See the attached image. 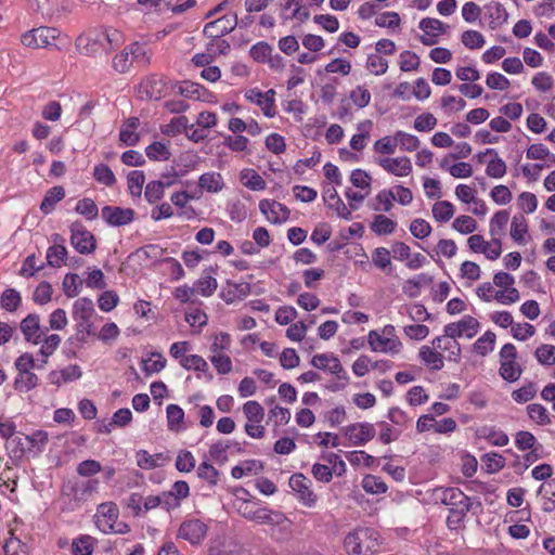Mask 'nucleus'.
Returning <instances> with one entry per match:
<instances>
[{
	"mask_svg": "<svg viewBox=\"0 0 555 555\" xmlns=\"http://www.w3.org/2000/svg\"><path fill=\"white\" fill-rule=\"evenodd\" d=\"M376 430L372 423H354L344 428V435L353 446H364L375 437Z\"/></svg>",
	"mask_w": 555,
	"mask_h": 555,
	"instance_id": "1a4fd4ad",
	"label": "nucleus"
},
{
	"mask_svg": "<svg viewBox=\"0 0 555 555\" xmlns=\"http://www.w3.org/2000/svg\"><path fill=\"white\" fill-rule=\"evenodd\" d=\"M534 356L543 365L555 364V346L543 344L535 349Z\"/></svg>",
	"mask_w": 555,
	"mask_h": 555,
	"instance_id": "338daca9",
	"label": "nucleus"
},
{
	"mask_svg": "<svg viewBox=\"0 0 555 555\" xmlns=\"http://www.w3.org/2000/svg\"><path fill=\"white\" fill-rule=\"evenodd\" d=\"M289 487L297 494L298 500L308 507L317 503V495L311 490V480L300 473L293 474L289 478Z\"/></svg>",
	"mask_w": 555,
	"mask_h": 555,
	"instance_id": "6e6552de",
	"label": "nucleus"
},
{
	"mask_svg": "<svg viewBox=\"0 0 555 555\" xmlns=\"http://www.w3.org/2000/svg\"><path fill=\"white\" fill-rule=\"evenodd\" d=\"M528 233V224L524 215H515L511 224V236L518 243H525V235Z\"/></svg>",
	"mask_w": 555,
	"mask_h": 555,
	"instance_id": "473e14b6",
	"label": "nucleus"
},
{
	"mask_svg": "<svg viewBox=\"0 0 555 555\" xmlns=\"http://www.w3.org/2000/svg\"><path fill=\"white\" fill-rule=\"evenodd\" d=\"M175 184V180L171 181H150L144 191V197L150 204H155L164 197L165 189Z\"/></svg>",
	"mask_w": 555,
	"mask_h": 555,
	"instance_id": "5701e85b",
	"label": "nucleus"
},
{
	"mask_svg": "<svg viewBox=\"0 0 555 555\" xmlns=\"http://www.w3.org/2000/svg\"><path fill=\"white\" fill-rule=\"evenodd\" d=\"M38 385V376L33 372L18 373L14 380V388L20 391H29Z\"/></svg>",
	"mask_w": 555,
	"mask_h": 555,
	"instance_id": "8fccbe9b",
	"label": "nucleus"
},
{
	"mask_svg": "<svg viewBox=\"0 0 555 555\" xmlns=\"http://www.w3.org/2000/svg\"><path fill=\"white\" fill-rule=\"evenodd\" d=\"M198 185L201 189L216 193L223 188V180L218 172H206L199 177Z\"/></svg>",
	"mask_w": 555,
	"mask_h": 555,
	"instance_id": "7c9ffc66",
	"label": "nucleus"
},
{
	"mask_svg": "<svg viewBox=\"0 0 555 555\" xmlns=\"http://www.w3.org/2000/svg\"><path fill=\"white\" fill-rule=\"evenodd\" d=\"M537 395L535 384L529 382L519 389L512 392V398L517 403H526L532 400Z\"/></svg>",
	"mask_w": 555,
	"mask_h": 555,
	"instance_id": "69168bd1",
	"label": "nucleus"
},
{
	"mask_svg": "<svg viewBox=\"0 0 555 555\" xmlns=\"http://www.w3.org/2000/svg\"><path fill=\"white\" fill-rule=\"evenodd\" d=\"M362 488L365 492L371 494H383L388 489L383 479L374 475H366L362 479Z\"/></svg>",
	"mask_w": 555,
	"mask_h": 555,
	"instance_id": "ea45409f",
	"label": "nucleus"
},
{
	"mask_svg": "<svg viewBox=\"0 0 555 555\" xmlns=\"http://www.w3.org/2000/svg\"><path fill=\"white\" fill-rule=\"evenodd\" d=\"M75 210L77 214L85 216L88 220H93L99 215V208L96 204L93 199L88 197L80 199L77 203Z\"/></svg>",
	"mask_w": 555,
	"mask_h": 555,
	"instance_id": "13d9d810",
	"label": "nucleus"
},
{
	"mask_svg": "<svg viewBox=\"0 0 555 555\" xmlns=\"http://www.w3.org/2000/svg\"><path fill=\"white\" fill-rule=\"evenodd\" d=\"M454 215V206L449 201H440L433 206V216L439 222L449 221Z\"/></svg>",
	"mask_w": 555,
	"mask_h": 555,
	"instance_id": "a19ab883",
	"label": "nucleus"
},
{
	"mask_svg": "<svg viewBox=\"0 0 555 555\" xmlns=\"http://www.w3.org/2000/svg\"><path fill=\"white\" fill-rule=\"evenodd\" d=\"M145 154L151 160H167L171 156L169 149L162 142H153L146 146Z\"/></svg>",
	"mask_w": 555,
	"mask_h": 555,
	"instance_id": "052dcab7",
	"label": "nucleus"
},
{
	"mask_svg": "<svg viewBox=\"0 0 555 555\" xmlns=\"http://www.w3.org/2000/svg\"><path fill=\"white\" fill-rule=\"evenodd\" d=\"M418 356L434 371H439L443 367V356L428 346H422Z\"/></svg>",
	"mask_w": 555,
	"mask_h": 555,
	"instance_id": "a878e982",
	"label": "nucleus"
},
{
	"mask_svg": "<svg viewBox=\"0 0 555 555\" xmlns=\"http://www.w3.org/2000/svg\"><path fill=\"white\" fill-rule=\"evenodd\" d=\"M418 27L424 31V35L420 36V41L427 47L436 44L438 36L449 30V25L433 17H424Z\"/></svg>",
	"mask_w": 555,
	"mask_h": 555,
	"instance_id": "9d476101",
	"label": "nucleus"
},
{
	"mask_svg": "<svg viewBox=\"0 0 555 555\" xmlns=\"http://www.w3.org/2000/svg\"><path fill=\"white\" fill-rule=\"evenodd\" d=\"M433 276L426 273L417 274L415 278L409 279L404 283L403 292L410 297H417L420 295V288L424 285L433 283Z\"/></svg>",
	"mask_w": 555,
	"mask_h": 555,
	"instance_id": "c756f323",
	"label": "nucleus"
},
{
	"mask_svg": "<svg viewBox=\"0 0 555 555\" xmlns=\"http://www.w3.org/2000/svg\"><path fill=\"white\" fill-rule=\"evenodd\" d=\"M98 514L105 519L104 524L98 520V527L105 533L112 532L119 515L117 505L113 502L102 503L98 507Z\"/></svg>",
	"mask_w": 555,
	"mask_h": 555,
	"instance_id": "a211bd4d",
	"label": "nucleus"
},
{
	"mask_svg": "<svg viewBox=\"0 0 555 555\" xmlns=\"http://www.w3.org/2000/svg\"><path fill=\"white\" fill-rule=\"evenodd\" d=\"M133 64L131 53H129V46L121 52L116 54L113 59V68L120 74L127 73Z\"/></svg>",
	"mask_w": 555,
	"mask_h": 555,
	"instance_id": "864d4df0",
	"label": "nucleus"
},
{
	"mask_svg": "<svg viewBox=\"0 0 555 555\" xmlns=\"http://www.w3.org/2000/svg\"><path fill=\"white\" fill-rule=\"evenodd\" d=\"M285 519V515L281 512L267 507H258L253 521L257 524L281 525Z\"/></svg>",
	"mask_w": 555,
	"mask_h": 555,
	"instance_id": "393cba45",
	"label": "nucleus"
},
{
	"mask_svg": "<svg viewBox=\"0 0 555 555\" xmlns=\"http://www.w3.org/2000/svg\"><path fill=\"white\" fill-rule=\"evenodd\" d=\"M22 304L21 294L14 288H7L0 297V306L2 309L14 312Z\"/></svg>",
	"mask_w": 555,
	"mask_h": 555,
	"instance_id": "72a5a7b5",
	"label": "nucleus"
},
{
	"mask_svg": "<svg viewBox=\"0 0 555 555\" xmlns=\"http://www.w3.org/2000/svg\"><path fill=\"white\" fill-rule=\"evenodd\" d=\"M259 209L274 224L285 222L291 214V210L284 204L271 199L260 201Z\"/></svg>",
	"mask_w": 555,
	"mask_h": 555,
	"instance_id": "f8f14e48",
	"label": "nucleus"
},
{
	"mask_svg": "<svg viewBox=\"0 0 555 555\" xmlns=\"http://www.w3.org/2000/svg\"><path fill=\"white\" fill-rule=\"evenodd\" d=\"M208 532V526L201 519L191 518L181 522L177 538L189 542L191 545H201Z\"/></svg>",
	"mask_w": 555,
	"mask_h": 555,
	"instance_id": "423d86ee",
	"label": "nucleus"
},
{
	"mask_svg": "<svg viewBox=\"0 0 555 555\" xmlns=\"http://www.w3.org/2000/svg\"><path fill=\"white\" fill-rule=\"evenodd\" d=\"M217 286V280L208 274L198 279L194 283L193 288L196 293L201 294L202 296L209 297L215 293Z\"/></svg>",
	"mask_w": 555,
	"mask_h": 555,
	"instance_id": "c03bdc74",
	"label": "nucleus"
},
{
	"mask_svg": "<svg viewBox=\"0 0 555 555\" xmlns=\"http://www.w3.org/2000/svg\"><path fill=\"white\" fill-rule=\"evenodd\" d=\"M379 165L389 173L397 177H404L411 173L412 165L408 157L383 158Z\"/></svg>",
	"mask_w": 555,
	"mask_h": 555,
	"instance_id": "6ab92c4d",
	"label": "nucleus"
},
{
	"mask_svg": "<svg viewBox=\"0 0 555 555\" xmlns=\"http://www.w3.org/2000/svg\"><path fill=\"white\" fill-rule=\"evenodd\" d=\"M237 513L244 518L251 520L257 512L258 502L250 499L238 498L235 503Z\"/></svg>",
	"mask_w": 555,
	"mask_h": 555,
	"instance_id": "5fc2aeb1",
	"label": "nucleus"
},
{
	"mask_svg": "<svg viewBox=\"0 0 555 555\" xmlns=\"http://www.w3.org/2000/svg\"><path fill=\"white\" fill-rule=\"evenodd\" d=\"M397 227V222L384 215H376L371 224V230L377 235L391 234Z\"/></svg>",
	"mask_w": 555,
	"mask_h": 555,
	"instance_id": "c9c22d12",
	"label": "nucleus"
},
{
	"mask_svg": "<svg viewBox=\"0 0 555 555\" xmlns=\"http://www.w3.org/2000/svg\"><path fill=\"white\" fill-rule=\"evenodd\" d=\"M67 257V249L64 244L52 245L47 250L48 263L53 268H60Z\"/></svg>",
	"mask_w": 555,
	"mask_h": 555,
	"instance_id": "49530a36",
	"label": "nucleus"
},
{
	"mask_svg": "<svg viewBox=\"0 0 555 555\" xmlns=\"http://www.w3.org/2000/svg\"><path fill=\"white\" fill-rule=\"evenodd\" d=\"M245 98L259 105L267 117H273L275 115L274 108H272V100L266 99L262 92L257 89H249L245 93Z\"/></svg>",
	"mask_w": 555,
	"mask_h": 555,
	"instance_id": "cd10ccee",
	"label": "nucleus"
},
{
	"mask_svg": "<svg viewBox=\"0 0 555 555\" xmlns=\"http://www.w3.org/2000/svg\"><path fill=\"white\" fill-rule=\"evenodd\" d=\"M180 364L185 370L190 371H197V372H207L208 371V364L205 361V359L198 354H191L183 357L180 360Z\"/></svg>",
	"mask_w": 555,
	"mask_h": 555,
	"instance_id": "bf43d9fd",
	"label": "nucleus"
},
{
	"mask_svg": "<svg viewBox=\"0 0 555 555\" xmlns=\"http://www.w3.org/2000/svg\"><path fill=\"white\" fill-rule=\"evenodd\" d=\"M238 26L237 14L223 15L204 26L203 35L211 39H219L232 33Z\"/></svg>",
	"mask_w": 555,
	"mask_h": 555,
	"instance_id": "0eeeda50",
	"label": "nucleus"
},
{
	"mask_svg": "<svg viewBox=\"0 0 555 555\" xmlns=\"http://www.w3.org/2000/svg\"><path fill=\"white\" fill-rule=\"evenodd\" d=\"M132 208H122L118 206H104L101 210L102 219L111 227H122L129 224L134 219Z\"/></svg>",
	"mask_w": 555,
	"mask_h": 555,
	"instance_id": "9b49d317",
	"label": "nucleus"
},
{
	"mask_svg": "<svg viewBox=\"0 0 555 555\" xmlns=\"http://www.w3.org/2000/svg\"><path fill=\"white\" fill-rule=\"evenodd\" d=\"M142 88L150 100H159L163 96L164 82L162 78L152 76L142 83Z\"/></svg>",
	"mask_w": 555,
	"mask_h": 555,
	"instance_id": "f704fd0d",
	"label": "nucleus"
},
{
	"mask_svg": "<svg viewBox=\"0 0 555 555\" xmlns=\"http://www.w3.org/2000/svg\"><path fill=\"white\" fill-rule=\"evenodd\" d=\"M499 374L504 380L513 383L519 379L522 374V369L515 361H505L501 363Z\"/></svg>",
	"mask_w": 555,
	"mask_h": 555,
	"instance_id": "58836bf2",
	"label": "nucleus"
},
{
	"mask_svg": "<svg viewBox=\"0 0 555 555\" xmlns=\"http://www.w3.org/2000/svg\"><path fill=\"white\" fill-rule=\"evenodd\" d=\"M189 130V119L185 116L175 117L169 124L162 127V132L165 135L176 137Z\"/></svg>",
	"mask_w": 555,
	"mask_h": 555,
	"instance_id": "4c0bfd02",
	"label": "nucleus"
},
{
	"mask_svg": "<svg viewBox=\"0 0 555 555\" xmlns=\"http://www.w3.org/2000/svg\"><path fill=\"white\" fill-rule=\"evenodd\" d=\"M272 51L273 48L268 42L259 41L250 48L249 54L254 61L258 63H266Z\"/></svg>",
	"mask_w": 555,
	"mask_h": 555,
	"instance_id": "4d7b16f0",
	"label": "nucleus"
},
{
	"mask_svg": "<svg viewBox=\"0 0 555 555\" xmlns=\"http://www.w3.org/2000/svg\"><path fill=\"white\" fill-rule=\"evenodd\" d=\"M70 244L81 255L93 254L96 249L95 236L80 222L69 225Z\"/></svg>",
	"mask_w": 555,
	"mask_h": 555,
	"instance_id": "20e7f679",
	"label": "nucleus"
},
{
	"mask_svg": "<svg viewBox=\"0 0 555 555\" xmlns=\"http://www.w3.org/2000/svg\"><path fill=\"white\" fill-rule=\"evenodd\" d=\"M528 416L538 425H547L551 423L547 410L539 403H531L527 405Z\"/></svg>",
	"mask_w": 555,
	"mask_h": 555,
	"instance_id": "3c124183",
	"label": "nucleus"
},
{
	"mask_svg": "<svg viewBox=\"0 0 555 555\" xmlns=\"http://www.w3.org/2000/svg\"><path fill=\"white\" fill-rule=\"evenodd\" d=\"M496 336L492 331H487L473 345L474 351L479 356H487L494 349Z\"/></svg>",
	"mask_w": 555,
	"mask_h": 555,
	"instance_id": "2f4dec72",
	"label": "nucleus"
},
{
	"mask_svg": "<svg viewBox=\"0 0 555 555\" xmlns=\"http://www.w3.org/2000/svg\"><path fill=\"white\" fill-rule=\"evenodd\" d=\"M481 462L485 464L486 472L489 474L498 473L505 466V457L495 452L483 454Z\"/></svg>",
	"mask_w": 555,
	"mask_h": 555,
	"instance_id": "79ce46f5",
	"label": "nucleus"
},
{
	"mask_svg": "<svg viewBox=\"0 0 555 555\" xmlns=\"http://www.w3.org/2000/svg\"><path fill=\"white\" fill-rule=\"evenodd\" d=\"M127 181L130 194L132 196L140 197L145 182L144 172L141 170H133L129 172Z\"/></svg>",
	"mask_w": 555,
	"mask_h": 555,
	"instance_id": "09e8293b",
	"label": "nucleus"
},
{
	"mask_svg": "<svg viewBox=\"0 0 555 555\" xmlns=\"http://www.w3.org/2000/svg\"><path fill=\"white\" fill-rule=\"evenodd\" d=\"M369 344L374 351L380 348L383 352H389L392 354L399 353L402 348L400 340L385 338L380 336L376 331H371L369 333Z\"/></svg>",
	"mask_w": 555,
	"mask_h": 555,
	"instance_id": "f3484780",
	"label": "nucleus"
},
{
	"mask_svg": "<svg viewBox=\"0 0 555 555\" xmlns=\"http://www.w3.org/2000/svg\"><path fill=\"white\" fill-rule=\"evenodd\" d=\"M397 145H400L401 150L413 152L418 149L421 142L414 134L406 133L404 131H397L396 133Z\"/></svg>",
	"mask_w": 555,
	"mask_h": 555,
	"instance_id": "6e6d98bb",
	"label": "nucleus"
},
{
	"mask_svg": "<svg viewBox=\"0 0 555 555\" xmlns=\"http://www.w3.org/2000/svg\"><path fill=\"white\" fill-rule=\"evenodd\" d=\"M21 331L26 341L37 345L41 341L40 318L36 313H30L21 321Z\"/></svg>",
	"mask_w": 555,
	"mask_h": 555,
	"instance_id": "ddd939ff",
	"label": "nucleus"
},
{
	"mask_svg": "<svg viewBox=\"0 0 555 555\" xmlns=\"http://www.w3.org/2000/svg\"><path fill=\"white\" fill-rule=\"evenodd\" d=\"M73 555H91L93 552V538L81 535L73 542Z\"/></svg>",
	"mask_w": 555,
	"mask_h": 555,
	"instance_id": "774afa93",
	"label": "nucleus"
},
{
	"mask_svg": "<svg viewBox=\"0 0 555 555\" xmlns=\"http://www.w3.org/2000/svg\"><path fill=\"white\" fill-rule=\"evenodd\" d=\"M178 93L184 98L210 102L214 94L199 83L185 80L180 83Z\"/></svg>",
	"mask_w": 555,
	"mask_h": 555,
	"instance_id": "2eb2a0df",
	"label": "nucleus"
},
{
	"mask_svg": "<svg viewBox=\"0 0 555 555\" xmlns=\"http://www.w3.org/2000/svg\"><path fill=\"white\" fill-rule=\"evenodd\" d=\"M399 59V66L402 72L416 70L420 67L421 60L418 55L412 51H403Z\"/></svg>",
	"mask_w": 555,
	"mask_h": 555,
	"instance_id": "0e129e2a",
	"label": "nucleus"
},
{
	"mask_svg": "<svg viewBox=\"0 0 555 555\" xmlns=\"http://www.w3.org/2000/svg\"><path fill=\"white\" fill-rule=\"evenodd\" d=\"M129 53H131L132 61L138 66L146 67L151 63V54L146 51L143 44L133 42L129 44Z\"/></svg>",
	"mask_w": 555,
	"mask_h": 555,
	"instance_id": "37998d69",
	"label": "nucleus"
},
{
	"mask_svg": "<svg viewBox=\"0 0 555 555\" xmlns=\"http://www.w3.org/2000/svg\"><path fill=\"white\" fill-rule=\"evenodd\" d=\"M65 197V190L61 185L49 189L40 204V210L43 215L51 214L55 205Z\"/></svg>",
	"mask_w": 555,
	"mask_h": 555,
	"instance_id": "4be33fe9",
	"label": "nucleus"
},
{
	"mask_svg": "<svg viewBox=\"0 0 555 555\" xmlns=\"http://www.w3.org/2000/svg\"><path fill=\"white\" fill-rule=\"evenodd\" d=\"M434 496L437 502L450 507V515L447 519L450 528L457 527L473 506L470 498L459 488H436Z\"/></svg>",
	"mask_w": 555,
	"mask_h": 555,
	"instance_id": "f257e3e1",
	"label": "nucleus"
},
{
	"mask_svg": "<svg viewBox=\"0 0 555 555\" xmlns=\"http://www.w3.org/2000/svg\"><path fill=\"white\" fill-rule=\"evenodd\" d=\"M509 212L507 210H499L490 220V234L492 236H501L508 222Z\"/></svg>",
	"mask_w": 555,
	"mask_h": 555,
	"instance_id": "de8ad7c7",
	"label": "nucleus"
},
{
	"mask_svg": "<svg viewBox=\"0 0 555 555\" xmlns=\"http://www.w3.org/2000/svg\"><path fill=\"white\" fill-rule=\"evenodd\" d=\"M94 314V305L90 298H79L74 302L73 319L76 321V338L78 341L85 343L88 336L95 335L92 321Z\"/></svg>",
	"mask_w": 555,
	"mask_h": 555,
	"instance_id": "7ed1b4c3",
	"label": "nucleus"
},
{
	"mask_svg": "<svg viewBox=\"0 0 555 555\" xmlns=\"http://www.w3.org/2000/svg\"><path fill=\"white\" fill-rule=\"evenodd\" d=\"M366 68L374 75H384L388 69V61L377 53L369 54Z\"/></svg>",
	"mask_w": 555,
	"mask_h": 555,
	"instance_id": "603ef678",
	"label": "nucleus"
},
{
	"mask_svg": "<svg viewBox=\"0 0 555 555\" xmlns=\"http://www.w3.org/2000/svg\"><path fill=\"white\" fill-rule=\"evenodd\" d=\"M60 31L52 27H38L22 36V43L28 48H49L55 46Z\"/></svg>",
	"mask_w": 555,
	"mask_h": 555,
	"instance_id": "39448f33",
	"label": "nucleus"
},
{
	"mask_svg": "<svg viewBox=\"0 0 555 555\" xmlns=\"http://www.w3.org/2000/svg\"><path fill=\"white\" fill-rule=\"evenodd\" d=\"M137 465L143 469H153L159 466H163L166 462L170 460L167 454L156 453L151 455L145 450H139L135 454Z\"/></svg>",
	"mask_w": 555,
	"mask_h": 555,
	"instance_id": "412c9836",
	"label": "nucleus"
},
{
	"mask_svg": "<svg viewBox=\"0 0 555 555\" xmlns=\"http://www.w3.org/2000/svg\"><path fill=\"white\" fill-rule=\"evenodd\" d=\"M139 126L138 117H129L120 128L119 141L127 146H135L140 141V134L135 132Z\"/></svg>",
	"mask_w": 555,
	"mask_h": 555,
	"instance_id": "aec40b11",
	"label": "nucleus"
},
{
	"mask_svg": "<svg viewBox=\"0 0 555 555\" xmlns=\"http://www.w3.org/2000/svg\"><path fill=\"white\" fill-rule=\"evenodd\" d=\"M168 428L170 430H178L179 426L183 423L184 411L177 404H169L166 409Z\"/></svg>",
	"mask_w": 555,
	"mask_h": 555,
	"instance_id": "680f3d73",
	"label": "nucleus"
},
{
	"mask_svg": "<svg viewBox=\"0 0 555 555\" xmlns=\"http://www.w3.org/2000/svg\"><path fill=\"white\" fill-rule=\"evenodd\" d=\"M348 555H372L378 552L379 533L369 527H358L350 531L344 540Z\"/></svg>",
	"mask_w": 555,
	"mask_h": 555,
	"instance_id": "f03ea898",
	"label": "nucleus"
},
{
	"mask_svg": "<svg viewBox=\"0 0 555 555\" xmlns=\"http://www.w3.org/2000/svg\"><path fill=\"white\" fill-rule=\"evenodd\" d=\"M506 452L512 454L515 457V460L511 466L513 467L514 472L518 475H522L532 463H534L535 461H538L540 459V455L538 454L537 449H533L530 452H528L527 454H525L522 462L520 461V456L518 454L514 453L512 450H506Z\"/></svg>",
	"mask_w": 555,
	"mask_h": 555,
	"instance_id": "c85d7f7f",
	"label": "nucleus"
},
{
	"mask_svg": "<svg viewBox=\"0 0 555 555\" xmlns=\"http://www.w3.org/2000/svg\"><path fill=\"white\" fill-rule=\"evenodd\" d=\"M197 476L215 487L219 481L220 473L210 463L204 461L197 467Z\"/></svg>",
	"mask_w": 555,
	"mask_h": 555,
	"instance_id": "a18cd8bd",
	"label": "nucleus"
},
{
	"mask_svg": "<svg viewBox=\"0 0 555 555\" xmlns=\"http://www.w3.org/2000/svg\"><path fill=\"white\" fill-rule=\"evenodd\" d=\"M250 293V284L247 282L234 283L227 281V284L220 292V297L227 302L232 304L235 300H242Z\"/></svg>",
	"mask_w": 555,
	"mask_h": 555,
	"instance_id": "4468645a",
	"label": "nucleus"
},
{
	"mask_svg": "<svg viewBox=\"0 0 555 555\" xmlns=\"http://www.w3.org/2000/svg\"><path fill=\"white\" fill-rule=\"evenodd\" d=\"M537 494L541 495L544 500L542 511L545 513H552L555 509V479L542 483L539 487Z\"/></svg>",
	"mask_w": 555,
	"mask_h": 555,
	"instance_id": "b1692460",
	"label": "nucleus"
},
{
	"mask_svg": "<svg viewBox=\"0 0 555 555\" xmlns=\"http://www.w3.org/2000/svg\"><path fill=\"white\" fill-rule=\"evenodd\" d=\"M489 15H490V27L495 29L500 25L507 22L508 13L506 9L500 2H491L488 5Z\"/></svg>",
	"mask_w": 555,
	"mask_h": 555,
	"instance_id": "e433bc0d",
	"label": "nucleus"
},
{
	"mask_svg": "<svg viewBox=\"0 0 555 555\" xmlns=\"http://www.w3.org/2000/svg\"><path fill=\"white\" fill-rule=\"evenodd\" d=\"M93 176L98 182H100L106 186H112L116 182L114 172L105 164L96 165L93 170Z\"/></svg>",
	"mask_w": 555,
	"mask_h": 555,
	"instance_id": "e2e57ef3",
	"label": "nucleus"
},
{
	"mask_svg": "<svg viewBox=\"0 0 555 555\" xmlns=\"http://www.w3.org/2000/svg\"><path fill=\"white\" fill-rule=\"evenodd\" d=\"M323 199L326 206L334 209L338 217L350 220L352 218L351 211L347 208L343 199L338 196L334 186H327L323 192Z\"/></svg>",
	"mask_w": 555,
	"mask_h": 555,
	"instance_id": "dca6fc26",
	"label": "nucleus"
},
{
	"mask_svg": "<svg viewBox=\"0 0 555 555\" xmlns=\"http://www.w3.org/2000/svg\"><path fill=\"white\" fill-rule=\"evenodd\" d=\"M242 183L251 191H261L266 189V181L254 169H243L240 173Z\"/></svg>",
	"mask_w": 555,
	"mask_h": 555,
	"instance_id": "bb28decb",
	"label": "nucleus"
}]
</instances>
